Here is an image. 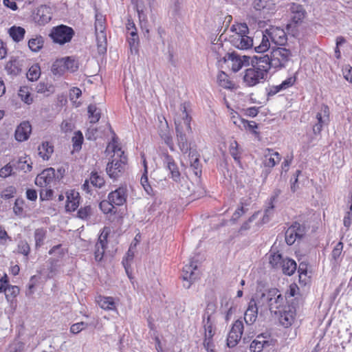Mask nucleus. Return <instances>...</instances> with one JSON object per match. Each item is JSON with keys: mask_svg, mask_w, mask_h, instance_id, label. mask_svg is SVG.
I'll use <instances>...</instances> for the list:
<instances>
[{"mask_svg": "<svg viewBox=\"0 0 352 352\" xmlns=\"http://www.w3.org/2000/svg\"><path fill=\"white\" fill-rule=\"evenodd\" d=\"M229 153L236 163H241V150L238 142L235 140H233L230 142Z\"/></svg>", "mask_w": 352, "mask_h": 352, "instance_id": "f704fd0d", "label": "nucleus"}, {"mask_svg": "<svg viewBox=\"0 0 352 352\" xmlns=\"http://www.w3.org/2000/svg\"><path fill=\"white\" fill-rule=\"evenodd\" d=\"M252 67L245 69L243 81L249 87L264 82L268 76L270 69L259 56H254L251 60Z\"/></svg>", "mask_w": 352, "mask_h": 352, "instance_id": "7ed1b4c3", "label": "nucleus"}, {"mask_svg": "<svg viewBox=\"0 0 352 352\" xmlns=\"http://www.w3.org/2000/svg\"><path fill=\"white\" fill-rule=\"evenodd\" d=\"M279 268L282 270L284 274L290 276L296 272L297 264L296 261L292 258H284Z\"/></svg>", "mask_w": 352, "mask_h": 352, "instance_id": "bb28decb", "label": "nucleus"}, {"mask_svg": "<svg viewBox=\"0 0 352 352\" xmlns=\"http://www.w3.org/2000/svg\"><path fill=\"white\" fill-rule=\"evenodd\" d=\"M290 10L292 14V20L294 23L302 22L305 19L306 12L302 6L294 3L291 5Z\"/></svg>", "mask_w": 352, "mask_h": 352, "instance_id": "a878e982", "label": "nucleus"}, {"mask_svg": "<svg viewBox=\"0 0 352 352\" xmlns=\"http://www.w3.org/2000/svg\"><path fill=\"white\" fill-rule=\"evenodd\" d=\"M265 32L269 36L271 41L276 45H283L287 41L286 33L282 28L272 27Z\"/></svg>", "mask_w": 352, "mask_h": 352, "instance_id": "dca6fc26", "label": "nucleus"}, {"mask_svg": "<svg viewBox=\"0 0 352 352\" xmlns=\"http://www.w3.org/2000/svg\"><path fill=\"white\" fill-rule=\"evenodd\" d=\"M12 172V166L8 163L0 169V177L6 178L11 175Z\"/></svg>", "mask_w": 352, "mask_h": 352, "instance_id": "338daca9", "label": "nucleus"}, {"mask_svg": "<svg viewBox=\"0 0 352 352\" xmlns=\"http://www.w3.org/2000/svg\"><path fill=\"white\" fill-rule=\"evenodd\" d=\"M110 228H107V227H104L100 236H99V238H98V240L97 241L96 243H101L102 245H107V238H108V236L110 234Z\"/></svg>", "mask_w": 352, "mask_h": 352, "instance_id": "bf43d9fd", "label": "nucleus"}, {"mask_svg": "<svg viewBox=\"0 0 352 352\" xmlns=\"http://www.w3.org/2000/svg\"><path fill=\"white\" fill-rule=\"evenodd\" d=\"M92 214V208L90 206L81 207L77 213L78 218L85 220L87 219Z\"/></svg>", "mask_w": 352, "mask_h": 352, "instance_id": "864d4df0", "label": "nucleus"}, {"mask_svg": "<svg viewBox=\"0 0 352 352\" xmlns=\"http://www.w3.org/2000/svg\"><path fill=\"white\" fill-rule=\"evenodd\" d=\"M6 69L10 74L16 75L21 72L16 60H9L6 65Z\"/></svg>", "mask_w": 352, "mask_h": 352, "instance_id": "8fccbe9b", "label": "nucleus"}, {"mask_svg": "<svg viewBox=\"0 0 352 352\" xmlns=\"http://www.w3.org/2000/svg\"><path fill=\"white\" fill-rule=\"evenodd\" d=\"M241 122L245 129L249 130L254 133H257L255 129L258 128V125L254 121H248L241 118Z\"/></svg>", "mask_w": 352, "mask_h": 352, "instance_id": "052dcab7", "label": "nucleus"}, {"mask_svg": "<svg viewBox=\"0 0 352 352\" xmlns=\"http://www.w3.org/2000/svg\"><path fill=\"white\" fill-rule=\"evenodd\" d=\"M36 91L37 93L46 94L48 95L50 93H52L54 91V87L51 84L45 82H40L36 87Z\"/></svg>", "mask_w": 352, "mask_h": 352, "instance_id": "de8ad7c7", "label": "nucleus"}, {"mask_svg": "<svg viewBox=\"0 0 352 352\" xmlns=\"http://www.w3.org/2000/svg\"><path fill=\"white\" fill-rule=\"evenodd\" d=\"M256 301L258 305L267 307L272 313L278 315L285 307H287V301L277 289H271L266 292L257 293Z\"/></svg>", "mask_w": 352, "mask_h": 352, "instance_id": "f03ea898", "label": "nucleus"}, {"mask_svg": "<svg viewBox=\"0 0 352 352\" xmlns=\"http://www.w3.org/2000/svg\"><path fill=\"white\" fill-rule=\"evenodd\" d=\"M278 314H279L278 320L280 323L284 327L288 328L292 326L296 319V309L289 305L281 312H278Z\"/></svg>", "mask_w": 352, "mask_h": 352, "instance_id": "ddd939ff", "label": "nucleus"}, {"mask_svg": "<svg viewBox=\"0 0 352 352\" xmlns=\"http://www.w3.org/2000/svg\"><path fill=\"white\" fill-rule=\"evenodd\" d=\"M51 72L54 76H62L66 72L64 58L56 59L51 67Z\"/></svg>", "mask_w": 352, "mask_h": 352, "instance_id": "7c9ffc66", "label": "nucleus"}, {"mask_svg": "<svg viewBox=\"0 0 352 352\" xmlns=\"http://www.w3.org/2000/svg\"><path fill=\"white\" fill-rule=\"evenodd\" d=\"M188 103L184 102L181 104V109L182 111L183 117L182 120L186 126V131L190 133H192V127H191V121L192 117L190 115L189 111H188Z\"/></svg>", "mask_w": 352, "mask_h": 352, "instance_id": "72a5a7b5", "label": "nucleus"}, {"mask_svg": "<svg viewBox=\"0 0 352 352\" xmlns=\"http://www.w3.org/2000/svg\"><path fill=\"white\" fill-rule=\"evenodd\" d=\"M106 151L113 153V157L116 156L117 157H119V159L122 157H126L120 143L116 138H113L111 142L109 143Z\"/></svg>", "mask_w": 352, "mask_h": 352, "instance_id": "cd10ccee", "label": "nucleus"}, {"mask_svg": "<svg viewBox=\"0 0 352 352\" xmlns=\"http://www.w3.org/2000/svg\"><path fill=\"white\" fill-rule=\"evenodd\" d=\"M172 131L168 123H164L162 126H158V134L168 146L170 151H174V142L173 140Z\"/></svg>", "mask_w": 352, "mask_h": 352, "instance_id": "6ab92c4d", "label": "nucleus"}, {"mask_svg": "<svg viewBox=\"0 0 352 352\" xmlns=\"http://www.w3.org/2000/svg\"><path fill=\"white\" fill-rule=\"evenodd\" d=\"M44 45V38L41 35H36L28 41V47L34 52H39Z\"/></svg>", "mask_w": 352, "mask_h": 352, "instance_id": "2f4dec72", "label": "nucleus"}, {"mask_svg": "<svg viewBox=\"0 0 352 352\" xmlns=\"http://www.w3.org/2000/svg\"><path fill=\"white\" fill-rule=\"evenodd\" d=\"M16 193V188L12 186H10L2 190L1 193V197L5 199H8L14 197Z\"/></svg>", "mask_w": 352, "mask_h": 352, "instance_id": "13d9d810", "label": "nucleus"}, {"mask_svg": "<svg viewBox=\"0 0 352 352\" xmlns=\"http://www.w3.org/2000/svg\"><path fill=\"white\" fill-rule=\"evenodd\" d=\"M224 59L225 62L228 63V67H230L234 72L239 71L245 63H249V57L246 56H240L234 53L228 54Z\"/></svg>", "mask_w": 352, "mask_h": 352, "instance_id": "f8f14e48", "label": "nucleus"}, {"mask_svg": "<svg viewBox=\"0 0 352 352\" xmlns=\"http://www.w3.org/2000/svg\"><path fill=\"white\" fill-rule=\"evenodd\" d=\"M166 167L170 170V177L176 182H179L181 174L176 162Z\"/></svg>", "mask_w": 352, "mask_h": 352, "instance_id": "3c124183", "label": "nucleus"}, {"mask_svg": "<svg viewBox=\"0 0 352 352\" xmlns=\"http://www.w3.org/2000/svg\"><path fill=\"white\" fill-rule=\"evenodd\" d=\"M41 76V67L38 63L32 65L28 69L27 73V78L31 80L34 81L38 79Z\"/></svg>", "mask_w": 352, "mask_h": 352, "instance_id": "a19ab883", "label": "nucleus"}, {"mask_svg": "<svg viewBox=\"0 0 352 352\" xmlns=\"http://www.w3.org/2000/svg\"><path fill=\"white\" fill-rule=\"evenodd\" d=\"M140 183L145 191L150 194L152 191V187L148 182V173H143L140 179Z\"/></svg>", "mask_w": 352, "mask_h": 352, "instance_id": "680f3d73", "label": "nucleus"}, {"mask_svg": "<svg viewBox=\"0 0 352 352\" xmlns=\"http://www.w3.org/2000/svg\"><path fill=\"white\" fill-rule=\"evenodd\" d=\"M20 289L16 285H8L5 291L6 298L8 301L12 302L19 295Z\"/></svg>", "mask_w": 352, "mask_h": 352, "instance_id": "ea45409f", "label": "nucleus"}, {"mask_svg": "<svg viewBox=\"0 0 352 352\" xmlns=\"http://www.w3.org/2000/svg\"><path fill=\"white\" fill-rule=\"evenodd\" d=\"M245 213V210L243 206H241L234 211L230 220L233 222H236Z\"/></svg>", "mask_w": 352, "mask_h": 352, "instance_id": "774afa93", "label": "nucleus"}, {"mask_svg": "<svg viewBox=\"0 0 352 352\" xmlns=\"http://www.w3.org/2000/svg\"><path fill=\"white\" fill-rule=\"evenodd\" d=\"M127 31V41L129 44L130 48L136 50L138 47L140 40L138 34L137 28L132 19H129L126 24Z\"/></svg>", "mask_w": 352, "mask_h": 352, "instance_id": "4468645a", "label": "nucleus"}, {"mask_svg": "<svg viewBox=\"0 0 352 352\" xmlns=\"http://www.w3.org/2000/svg\"><path fill=\"white\" fill-rule=\"evenodd\" d=\"M52 17V12L50 7L46 5H41L37 7L32 14V20L38 25H45L48 23Z\"/></svg>", "mask_w": 352, "mask_h": 352, "instance_id": "0eeeda50", "label": "nucleus"}, {"mask_svg": "<svg viewBox=\"0 0 352 352\" xmlns=\"http://www.w3.org/2000/svg\"><path fill=\"white\" fill-rule=\"evenodd\" d=\"M80 197L79 192L71 190L67 192L65 210L68 212L75 211L79 206Z\"/></svg>", "mask_w": 352, "mask_h": 352, "instance_id": "5701e85b", "label": "nucleus"}, {"mask_svg": "<svg viewBox=\"0 0 352 352\" xmlns=\"http://www.w3.org/2000/svg\"><path fill=\"white\" fill-rule=\"evenodd\" d=\"M260 58L267 64V68L280 70L285 68L291 60L292 52L285 47H278L272 49L270 54L259 56Z\"/></svg>", "mask_w": 352, "mask_h": 352, "instance_id": "20e7f679", "label": "nucleus"}, {"mask_svg": "<svg viewBox=\"0 0 352 352\" xmlns=\"http://www.w3.org/2000/svg\"><path fill=\"white\" fill-rule=\"evenodd\" d=\"M41 190L40 198L41 200H49L53 196V190L47 187H43Z\"/></svg>", "mask_w": 352, "mask_h": 352, "instance_id": "69168bd1", "label": "nucleus"}, {"mask_svg": "<svg viewBox=\"0 0 352 352\" xmlns=\"http://www.w3.org/2000/svg\"><path fill=\"white\" fill-rule=\"evenodd\" d=\"M205 327V338L212 339L215 334V328L210 321V317H208V320L204 326Z\"/></svg>", "mask_w": 352, "mask_h": 352, "instance_id": "4d7b16f0", "label": "nucleus"}, {"mask_svg": "<svg viewBox=\"0 0 352 352\" xmlns=\"http://www.w3.org/2000/svg\"><path fill=\"white\" fill-rule=\"evenodd\" d=\"M47 231L44 228H37L34 232V239L36 247H41L46 237Z\"/></svg>", "mask_w": 352, "mask_h": 352, "instance_id": "c03bdc74", "label": "nucleus"}, {"mask_svg": "<svg viewBox=\"0 0 352 352\" xmlns=\"http://www.w3.org/2000/svg\"><path fill=\"white\" fill-rule=\"evenodd\" d=\"M283 259L280 254L275 252L270 255L269 263L273 268L279 269Z\"/></svg>", "mask_w": 352, "mask_h": 352, "instance_id": "49530a36", "label": "nucleus"}, {"mask_svg": "<svg viewBox=\"0 0 352 352\" xmlns=\"http://www.w3.org/2000/svg\"><path fill=\"white\" fill-rule=\"evenodd\" d=\"M299 283L302 285H307L309 282L310 277L307 276V265L305 263H300L298 267Z\"/></svg>", "mask_w": 352, "mask_h": 352, "instance_id": "58836bf2", "label": "nucleus"}, {"mask_svg": "<svg viewBox=\"0 0 352 352\" xmlns=\"http://www.w3.org/2000/svg\"><path fill=\"white\" fill-rule=\"evenodd\" d=\"M89 179L91 184L98 188H101L104 184V179L103 177L97 172H92Z\"/></svg>", "mask_w": 352, "mask_h": 352, "instance_id": "09e8293b", "label": "nucleus"}, {"mask_svg": "<svg viewBox=\"0 0 352 352\" xmlns=\"http://www.w3.org/2000/svg\"><path fill=\"white\" fill-rule=\"evenodd\" d=\"M105 29V19L103 17L102 15L96 14L95 22V31L96 38L98 42L101 41V43L104 42L106 43Z\"/></svg>", "mask_w": 352, "mask_h": 352, "instance_id": "412c9836", "label": "nucleus"}, {"mask_svg": "<svg viewBox=\"0 0 352 352\" xmlns=\"http://www.w3.org/2000/svg\"><path fill=\"white\" fill-rule=\"evenodd\" d=\"M55 177V170L49 168L43 170L35 179V184L40 187H50Z\"/></svg>", "mask_w": 352, "mask_h": 352, "instance_id": "2eb2a0df", "label": "nucleus"}, {"mask_svg": "<svg viewBox=\"0 0 352 352\" xmlns=\"http://www.w3.org/2000/svg\"><path fill=\"white\" fill-rule=\"evenodd\" d=\"M281 160L280 153L272 148H267L263 151V165L265 168H272Z\"/></svg>", "mask_w": 352, "mask_h": 352, "instance_id": "9b49d317", "label": "nucleus"}, {"mask_svg": "<svg viewBox=\"0 0 352 352\" xmlns=\"http://www.w3.org/2000/svg\"><path fill=\"white\" fill-rule=\"evenodd\" d=\"M83 135L81 131H78L74 133L72 137V146L74 151H78L81 149L83 142Z\"/></svg>", "mask_w": 352, "mask_h": 352, "instance_id": "79ce46f5", "label": "nucleus"}, {"mask_svg": "<svg viewBox=\"0 0 352 352\" xmlns=\"http://www.w3.org/2000/svg\"><path fill=\"white\" fill-rule=\"evenodd\" d=\"M217 82L220 87L224 89H233L235 87L233 82L230 80L228 75L223 72H221L218 74Z\"/></svg>", "mask_w": 352, "mask_h": 352, "instance_id": "473e14b6", "label": "nucleus"}, {"mask_svg": "<svg viewBox=\"0 0 352 352\" xmlns=\"http://www.w3.org/2000/svg\"><path fill=\"white\" fill-rule=\"evenodd\" d=\"M305 233V228L298 222L293 223L285 232V241L292 245L298 239H301Z\"/></svg>", "mask_w": 352, "mask_h": 352, "instance_id": "1a4fd4ad", "label": "nucleus"}, {"mask_svg": "<svg viewBox=\"0 0 352 352\" xmlns=\"http://www.w3.org/2000/svg\"><path fill=\"white\" fill-rule=\"evenodd\" d=\"M329 108L326 104L321 106V110L316 114L318 122L314 126V132L320 133L322 129L324 124L329 120Z\"/></svg>", "mask_w": 352, "mask_h": 352, "instance_id": "f3484780", "label": "nucleus"}, {"mask_svg": "<svg viewBox=\"0 0 352 352\" xmlns=\"http://www.w3.org/2000/svg\"><path fill=\"white\" fill-rule=\"evenodd\" d=\"M96 302L98 306L107 311H117L114 298L111 296L99 295L96 298Z\"/></svg>", "mask_w": 352, "mask_h": 352, "instance_id": "b1692460", "label": "nucleus"}, {"mask_svg": "<svg viewBox=\"0 0 352 352\" xmlns=\"http://www.w3.org/2000/svg\"><path fill=\"white\" fill-rule=\"evenodd\" d=\"M129 195V190L126 184H121L107 195V199L101 201L100 209L107 215L111 222L121 223L124 217V212L120 207L126 204Z\"/></svg>", "mask_w": 352, "mask_h": 352, "instance_id": "f257e3e1", "label": "nucleus"}, {"mask_svg": "<svg viewBox=\"0 0 352 352\" xmlns=\"http://www.w3.org/2000/svg\"><path fill=\"white\" fill-rule=\"evenodd\" d=\"M25 32V30L21 26L13 25L8 30L9 36L16 43L23 40Z\"/></svg>", "mask_w": 352, "mask_h": 352, "instance_id": "c85d7f7f", "label": "nucleus"}, {"mask_svg": "<svg viewBox=\"0 0 352 352\" xmlns=\"http://www.w3.org/2000/svg\"><path fill=\"white\" fill-rule=\"evenodd\" d=\"M38 155L44 160H47L54 152V146L48 142H43L38 148Z\"/></svg>", "mask_w": 352, "mask_h": 352, "instance_id": "c756f323", "label": "nucleus"}, {"mask_svg": "<svg viewBox=\"0 0 352 352\" xmlns=\"http://www.w3.org/2000/svg\"><path fill=\"white\" fill-rule=\"evenodd\" d=\"M107 245H102L101 243H96L94 256L97 261H100L104 256Z\"/></svg>", "mask_w": 352, "mask_h": 352, "instance_id": "6e6d98bb", "label": "nucleus"}, {"mask_svg": "<svg viewBox=\"0 0 352 352\" xmlns=\"http://www.w3.org/2000/svg\"><path fill=\"white\" fill-rule=\"evenodd\" d=\"M197 270V265L194 261H190L188 265H186L182 270V279L188 282V285H185L189 288L192 281L197 278L195 271Z\"/></svg>", "mask_w": 352, "mask_h": 352, "instance_id": "aec40b11", "label": "nucleus"}, {"mask_svg": "<svg viewBox=\"0 0 352 352\" xmlns=\"http://www.w3.org/2000/svg\"><path fill=\"white\" fill-rule=\"evenodd\" d=\"M297 77L296 74L292 75L283 80L280 84V89L286 90L292 87L296 83Z\"/></svg>", "mask_w": 352, "mask_h": 352, "instance_id": "5fc2aeb1", "label": "nucleus"}, {"mask_svg": "<svg viewBox=\"0 0 352 352\" xmlns=\"http://www.w3.org/2000/svg\"><path fill=\"white\" fill-rule=\"evenodd\" d=\"M74 34V32L72 28L60 25L52 28L50 36L54 43L63 45L69 42Z\"/></svg>", "mask_w": 352, "mask_h": 352, "instance_id": "423d86ee", "label": "nucleus"}, {"mask_svg": "<svg viewBox=\"0 0 352 352\" xmlns=\"http://www.w3.org/2000/svg\"><path fill=\"white\" fill-rule=\"evenodd\" d=\"M243 331V324L240 320H237L233 324L227 338V345L232 348L235 346L241 340Z\"/></svg>", "mask_w": 352, "mask_h": 352, "instance_id": "9d476101", "label": "nucleus"}, {"mask_svg": "<svg viewBox=\"0 0 352 352\" xmlns=\"http://www.w3.org/2000/svg\"><path fill=\"white\" fill-rule=\"evenodd\" d=\"M264 342L258 340H254L250 346V349L252 352H261L263 350Z\"/></svg>", "mask_w": 352, "mask_h": 352, "instance_id": "0e129e2a", "label": "nucleus"}, {"mask_svg": "<svg viewBox=\"0 0 352 352\" xmlns=\"http://www.w3.org/2000/svg\"><path fill=\"white\" fill-rule=\"evenodd\" d=\"M88 324L84 322H80L72 324L70 327V332L76 334L85 329Z\"/></svg>", "mask_w": 352, "mask_h": 352, "instance_id": "e2e57ef3", "label": "nucleus"}, {"mask_svg": "<svg viewBox=\"0 0 352 352\" xmlns=\"http://www.w3.org/2000/svg\"><path fill=\"white\" fill-rule=\"evenodd\" d=\"M32 132V126L29 122H21L16 129L15 138L19 142H23L28 139Z\"/></svg>", "mask_w": 352, "mask_h": 352, "instance_id": "4be33fe9", "label": "nucleus"}, {"mask_svg": "<svg viewBox=\"0 0 352 352\" xmlns=\"http://www.w3.org/2000/svg\"><path fill=\"white\" fill-rule=\"evenodd\" d=\"M88 113L91 123H96L100 118V113L95 104L88 106Z\"/></svg>", "mask_w": 352, "mask_h": 352, "instance_id": "a18cd8bd", "label": "nucleus"}, {"mask_svg": "<svg viewBox=\"0 0 352 352\" xmlns=\"http://www.w3.org/2000/svg\"><path fill=\"white\" fill-rule=\"evenodd\" d=\"M270 37L267 34H263L262 40L260 44L254 47L255 52L258 53H263L267 52L270 47Z\"/></svg>", "mask_w": 352, "mask_h": 352, "instance_id": "4c0bfd02", "label": "nucleus"}, {"mask_svg": "<svg viewBox=\"0 0 352 352\" xmlns=\"http://www.w3.org/2000/svg\"><path fill=\"white\" fill-rule=\"evenodd\" d=\"M344 245L343 243L340 241L338 242L334 248L333 249L331 256L332 260H333L335 262H337L338 259L340 258L342 252L343 251Z\"/></svg>", "mask_w": 352, "mask_h": 352, "instance_id": "603ef678", "label": "nucleus"}, {"mask_svg": "<svg viewBox=\"0 0 352 352\" xmlns=\"http://www.w3.org/2000/svg\"><path fill=\"white\" fill-rule=\"evenodd\" d=\"M127 164V157H122L119 160L113 159L107 166V173L112 179H117L122 175Z\"/></svg>", "mask_w": 352, "mask_h": 352, "instance_id": "6e6552de", "label": "nucleus"}, {"mask_svg": "<svg viewBox=\"0 0 352 352\" xmlns=\"http://www.w3.org/2000/svg\"><path fill=\"white\" fill-rule=\"evenodd\" d=\"M258 307H260L256 301V295L255 298L250 300L248 307L244 314V320L247 324H253L258 316Z\"/></svg>", "mask_w": 352, "mask_h": 352, "instance_id": "a211bd4d", "label": "nucleus"}, {"mask_svg": "<svg viewBox=\"0 0 352 352\" xmlns=\"http://www.w3.org/2000/svg\"><path fill=\"white\" fill-rule=\"evenodd\" d=\"M18 96L22 101L28 104H30L33 102V98L31 96L30 89L28 86L21 87L18 92Z\"/></svg>", "mask_w": 352, "mask_h": 352, "instance_id": "e433bc0d", "label": "nucleus"}, {"mask_svg": "<svg viewBox=\"0 0 352 352\" xmlns=\"http://www.w3.org/2000/svg\"><path fill=\"white\" fill-rule=\"evenodd\" d=\"M179 124L175 122L178 146L183 153H187L190 150V144L188 142L186 135L180 131Z\"/></svg>", "mask_w": 352, "mask_h": 352, "instance_id": "393cba45", "label": "nucleus"}, {"mask_svg": "<svg viewBox=\"0 0 352 352\" xmlns=\"http://www.w3.org/2000/svg\"><path fill=\"white\" fill-rule=\"evenodd\" d=\"M65 60L66 72H74L78 69V62L74 58L70 56L64 57Z\"/></svg>", "mask_w": 352, "mask_h": 352, "instance_id": "37998d69", "label": "nucleus"}, {"mask_svg": "<svg viewBox=\"0 0 352 352\" xmlns=\"http://www.w3.org/2000/svg\"><path fill=\"white\" fill-rule=\"evenodd\" d=\"M232 34L230 36L231 44L240 50H248L254 45L253 39L248 36L249 29L245 23L233 25L231 28Z\"/></svg>", "mask_w": 352, "mask_h": 352, "instance_id": "39448f33", "label": "nucleus"}, {"mask_svg": "<svg viewBox=\"0 0 352 352\" xmlns=\"http://www.w3.org/2000/svg\"><path fill=\"white\" fill-rule=\"evenodd\" d=\"M135 250L133 249V243H131V245L126 254V256L122 260V264L129 278L130 275L129 274V268L131 265V262L133 260L135 256Z\"/></svg>", "mask_w": 352, "mask_h": 352, "instance_id": "c9c22d12", "label": "nucleus"}]
</instances>
